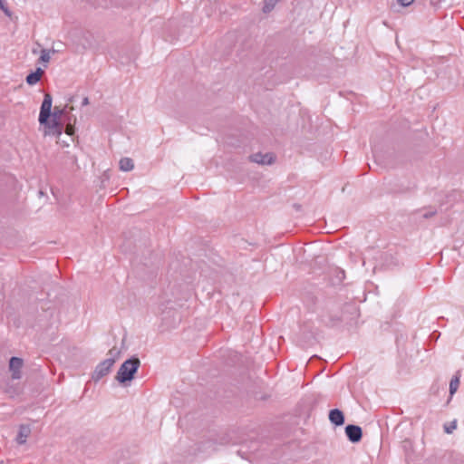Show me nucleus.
I'll list each match as a JSON object with an SVG mask.
<instances>
[{"label": "nucleus", "instance_id": "f3484780", "mask_svg": "<svg viewBox=\"0 0 464 464\" xmlns=\"http://www.w3.org/2000/svg\"><path fill=\"white\" fill-rule=\"evenodd\" d=\"M414 0H398V3L401 5V6H409L410 5H411L413 3Z\"/></svg>", "mask_w": 464, "mask_h": 464}, {"label": "nucleus", "instance_id": "423d86ee", "mask_svg": "<svg viewBox=\"0 0 464 464\" xmlns=\"http://www.w3.org/2000/svg\"><path fill=\"white\" fill-rule=\"evenodd\" d=\"M23 366V360L18 357H12L9 362V368L12 372V379L18 380L21 378V368Z\"/></svg>", "mask_w": 464, "mask_h": 464}, {"label": "nucleus", "instance_id": "6ab92c4d", "mask_svg": "<svg viewBox=\"0 0 464 464\" xmlns=\"http://www.w3.org/2000/svg\"><path fill=\"white\" fill-rule=\"evenodd\" d=\"M89 104V98L88 97H84L82 99V106H86Z\"/></svg>", "mask_w": 464, "mask_h": 464}, {"label": "nucleus", "instance_id": "4468645a", "mask_svg": "<svg viewBox=\"0 0 464 464\" xmlns=\"http://www.w3.org/2000/svg\"><path fill=\"white\" fill-rule=\"evenodd\" d=\"M56 53V50L54 49H52V50H48V49H43L41 51V55H40V58L39 60L43 63H48L51 59V53Z\"/></svg>", "mask_w": 464, "mask_h": 464}, {"label": "nucleus", "instance_id": "5701e85b", "mask_svg": "<svg viewBox=\"0 0 464 464\" xmlns=\"http://www.w3.org/2000/svg\"><path fill=\"white\" fill-rule=\"evenodd\" d=\"M446 432H447V433H450V432H451V430H450L449 428H446Z\"/></svg>", "mask_w": 464, "mask_h": 464}, {"label": "nucleus", "instance_id": "ddd939ff", "mask_svg": "<svg viewBox=\"0 0 464 464\" xmlns=\"http://www.w3.org/2000/svg\"><path fill=\"white\" fill-rule=\"evenodd\" d=\"M5 392L11 397L14 398L20 394V389L17 385L7 383Z\"/></svg>", "mask_w": 464, "mask_h": 464}, {"label": "nucleus", "instance_id": "39448f33", "mask_svg": "<svg viewBox=\"0 0 464 464\" xmlns=\"http://www.w3.org/2000/svg\"><path fill=\"white\" fill-rule=\"evenodd\" d=\"M345 434L352 443H357L362 440V430L358 425L348 424L345 427Z\"/></svg>", "mask_w": 464, "mask_h": 464}, {"label": "nucleus", "instance_id": "4be33fe9", "mask_svg": "<svg viewBox=\"0 0 464 464\" xmlns=\"http://www.w3.org/2000/svg\"><path fill=\"white\" fill-rule=\"evenodd\" d=\"M450 428L455 429L456 428V422H452V425H450Z\"/></svg>", "mask_w": 464, "mask_h": 464}, {"label": "nucleus", "instance_id": "f03ea898", "mask_svg": "<svg viewBox=\"0 0 464 464\" xmlns=\"http://www.w3.org/2000/svg\"><path fill=\"white\" fill-rule=\"evenodd\" d=\"M121 352L116 347L111 348L108 355L109 357L103 361H102L96 367L92 373V380L94 382L100 381L102 377L107 375L113 364L115 363L116 360L118 359Z\"/></svg>", "mask_w": 464, "mask_h": 464}, {"label": "nucleus", "instance_id": "6e6552de", "mask_svg": "<svg viewBox=\"0 0 464 464\" xmlns=\"http://www.w3.org/2000/svg\"><path fill=\"white\" fill-rule=\"evenodd\" d=\"M329 420L335 426H342L344 423V414L339 409H333L329 412Z\"/></svg>", "mask_w": 464, "mask_h": 464}, {"label": "nucleus", "instance_id": "412c9836", "mask_svg": "<svg viewBox=\"0 0 464 464\" xmlns=\"http://www.w3.org/2000/svg\"><path fill=\"white\" fill-rule=\"evenodd\" d=\"M450 428L455 429L456 428V422H452V425H450Z\"/></svg>", "mask_w": 464, "mask_h": 464}, {"label": "nucleus", "instance_id": "0eeeda50", "mask_svg": "<svg viewBox=\"0 0 464 464\" xmlns=\"http://www.w3.org/2000/svg\"><path fill=\"white\" fill-rule=\"evenodd\" d=\"M250 160L253 162L262 165H270L275 161V158L272 153L262 154L260 152L251 155Z\"/></svg>", "mask_w": 464, "mask_h": 464}, {"label": "nucleus", "instance_id": "9d476101", "mask_svg": "<svg viewBox=\"0 0 464 464\" xmlns=\"http://www.w3.org/2000/svg\"><path fill=\"white\" fill-rule=\"evenodd\" d=\"M44 71L41 68H37L34 72H32L26 76V83L28 85L36 84L41 80Z\"/></svg>", "mask_w": 464, "mask_h": 464}, {"label": "nucleus", "instance_id": "a211bd4d", "mask_svg": "<svg viewBox=\"0 0 464 464\" xmlns=\"http://www.w3.org/2000/svg\"><path fill=\"white\" fill-rule=\"evenodd\" d=\"M65 132L69 135V136H72L73 135L74 133V128L72 126V125H69L67 126L66 130H65Z\"/></svg>", "mask_w": 464, "mask_h": 464}, {"label": "nucleus", "instance_id": "20e7f679", "mask_svg": "<svg viewBox=\"0 0 464 464\" xmlns=\"http://www.w3.org/2000/svg\"><path fill=\"white\" fill-rule=\"evenodd\" d=\"M52 104H53V97L50 93H45L44 96V101L42 102L39 113V123L48 124L49 119L52 115Z\"/></svg>", "mask_w": 464, "mask_h": 464}, {"label": "nucleus", "instance_id": "2eb2a0df", "mask_svg": "<svg viewBox=\"0 0 464 464\" xmlns=\"http://www.w3.org/2000/svg\"><path fill=\"white\" fill-rule=\"evenodd\" d=\"M280 0H265L263 5L264 13H270Z\"/></svg>", "mask_w": 464, "mask_h": 464}, {"label": "nucleus", "instance_id": "aec40b11", "mask_svg": "<svg viewBox=\"0 0 464 464\" xmlns=\"http://www.w3.org/2000/svg\"><path fill=\"white\" fill-rule=\"evenodd\" d=\"M434 214H435V212H429V213H425V214L423 215V217H424L425 218H429L432 217Z\"/></svg>", "mask_w": 464, "mask_h": 464}, {"label": "nucleus", "instance_id": "7ed1b4c3", "mask_svg": "<svg viewBox=\"0 0 464 464\" xmlns=\"http://www.w3.org/2000/svg\"><path fill=\"white\" fill-rule=\"evenodd\" d=\"M65 112V109L54 107L52 111L51 118L48 124H42L44 127V134L59 137L63 130V124L62 123V117Z\"/></svg>", "mask_w": 464, "mask_h": 464}, {"label": "nucleus", "instance_id": "9b49d317", "mask_svg": "<svg viewBox=\"0 0 464 464\" xmlns=\"http://www.w3.org/2000/svg\"><path fill=\"white\" fill-rule=\"evenodd\" d=\"M119 167L122 171H130L134 168V163L130 158L125 157L120 160Z\"/></svg>", "mask_w": 464, "mask_h": 464}, {"label": "nucleus", "instance_id": "f257e3e1", "mask_svg": "<svg viewBox=\"0 0 464 464\" xmlns=\"http://www.w3.org/2000/svg\"><path fill=\"white\" fill-rule=\"evenodd\" d=\"M140 366V361L138 357L132 356L124 361L120 366L115 379L121 384L131 382Z\"/></svg>", "mask_w": 464, "mask_h": 464}, {"label": "nucleus", "instance_id": "f8f14e48", "mask_svg": "<svg viewBox=\"0 0 464 464\" xmlns=\"http://www.w3.org/2000/svg\"><path fill=\"white\" fill-rule=\"evenodd\" d=\"M460 379V372H457L456 374L452 377L450 382V394L452 396L459 389Z\"/></svg>", "mask_w": 464, "mask_h": 464}, {"label": "nucleus", "instance_id": "1a4fd4ad", "mask_svg": "<svg viewBox=\"0 0 464 464\" xmlns=\"http://www.w3.org/2000/svg\"><path fill=\"white\" fill-rule=\"evenodd\" d=\"M31 434V429L28 425H21L19 427V431L16 436V442L20 445L24 444L26 442L27 438Z\"/></svg>", "mask_w": 464, "mask_h": 464}, {"label": "nucleus", "instance_id": "dca6fc26", "mask_svg": "<svg viewBox=\"0 0 464 464\" xmlns=\"http://www.w3.org/2000/svg\"><path fill=\"white\" fill-rule=\"evenodd\" d=\"M0 9L4 11L6 14L10 15L9 10L6 7L4 0H0Z\"/></svg>", "mask_w": 464, "mask_h": 464}]
</instances>
